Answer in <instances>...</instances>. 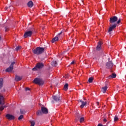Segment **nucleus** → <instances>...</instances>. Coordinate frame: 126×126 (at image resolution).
<instances>
[{"mask_svg":"<svg viewBox=\"0 0 126 126\" xmlns=\"http://www.w3.org/2000/svg\"><path fill=\"white\" fill-rule=\"evenodd\" d=\"M44 51H45V49L43 47H37L34 49H32L33 54L35 55H41V54L44 53Z\"/></svg>","mask_w":126,"mask_h":126,"instance_id":"obj_1","label":"nucleus"},{"mask_svg":"<svg viewBox=\"0 0 126 126\" xmlns=\"http://www.w3.org/2000/svg\"><path fill=\"white\" fill-rule=\"evenodd\" d=\"M44 67V64L43 63H37L36 65V66L33 67L32 69L33 70V71H35L36 70H38V69H40V68H43Z\"/></svg>","mask_w":126,"mask_h":126,"instance_id":"obj_2","label":"nucleus"},{"mask_svg":"<svg viewBox=\"0 0 126 126\" xmlns=\"http://www.w3.org/2000/svg\"><path fill=\"white\" fill-rule=\"evenodd\" d=\"M33 82L36 84H38V85H43L44 84L43 79L39 78L34 79Z\"/></svg>","mask_w":126,"mask_h":126,"instance_id":"obj_3","label":"nucleus"},{"mask_svg":"<svg viewBox=\"0 0 126 126\" xmlns=\"http://www.w3.org/2000/svg\"><path fill=\"white\" fill-rule=\"evenodd\" d=\"M34 32V29H32L31 31H29L26 32L24 34L25 38H27L28 37H31L32 36V34Z\"/></svg>","mask_w":126,"mask_h":126,"instance_id":"obj_4","label":"nucleus"},{"mask_svg":"<svg viewBox=\"0 0 126 126\" xmlns=\"http://www.w3.org/2000/svg\"><path fill=\"white\" fill-rule=\"evenodd\" d=\"M14 64H15V62H12L10 66L8 68L6 69L5 71L6 72H10V71H12L13 70V65H14Z\"/></svg>","mask_w":126,"mask_h":126,"instance_id":"obj_5","label":"nucleus"},{"mask_svg":"<svg viewBox=\"0 0 126 126\" xmlns=\"http://www.w3.org/2000/svg\"><path fill=\"white\" fill-rule=\"evenodd\" d=\"M117 21H118V17L117 16L111 17L109 20L111 24H113V23H115V22H117Z\"/></svg>","mask_w":126,"mask_h":126,"instance_id":"obj_6","label":"nucleus"},{"mask_svg":"<svg viewBox=\"0 0 126 126\" xmlns=\"http://www.w3.org/2000/svg\"><path fill=\"white\" fill-rule=\"evenodd\" d=\"M63 33V32H61L59 33L57 36L53 38L52 40V43H55V42H57V41H59V38H60V35Z\"/></svg>","mask_w":126,"mask_h":126,"instance_id":"obj_7","label":"nucleus"},{"mask_svg":"<svg viewBox=\"0 0 126 126\" xmlns=\"http://www.w3.org/2000/svg\"><path fill=\"white\" fill-rule=\"evenodd\" d=\"M53 98L54 100L56 101V102H61V101H62L61 96H60V95H54L53 96Z\"/></svg>","mask_w":126,"mask_h":126,"instance_id":"obj_8","label":"nucleus"},{"mask_svg":"<svg viewBox=\"0 0 126 126\" xmlns=\"http://www.w3.org/2000/svg\"><path fill=\"white\" fill-rule=\"evenodd\" d=\"M6 118L8 120H9V121H11L12 120H14V119H15V117H14V116L9 114L6 115Z\"/></svg>","mask_w":126,"mask_h":126,"instance_id":"obj_9","label":"nucleus"},{"mask_svg":"<svg viewBox=\"0 0 126 126\" xmlns=\"http://www.w3.org/2000/svg\"><path fill=\"white\" fill-rule=\"evenodd\" d=\"M79 101L80 103H81V105H80V108H81V109H83L84 106L87 104V102L84 101L82 100V99L79 100Z\"/></svg>","mask_w":126,"mask_h":126,"instance_id":"obj_10","label":"nucleus"},{"mask_svg":"<svg viewBox=\"0 0 126 126\" xmlns=\"http://www.w3.org/2000/svg\"><path fill=\"white\" fill-rule=\"evenodd\" d=\"M116 27H117V24H115L113 25H110L108 30V32H112V31H113V30H114Z\"/></svg>","mask_w":126,"mask_h":126,"instance_id":"obj_11","label":"nucleus"},{"mask_svg":"<svg viewBox=\"0 0 126 126\" xmlns=\"http://www.w3.org/2000/svg\"><path fill=\"white\" fill-rule=\"evenodd\" d=\"M113 65L114 64H113V63L111 61H109L106 63L107 68H112Z\"/></svg>","mask_w":126,"mask_h":126,"instance_id":"obj_12","label":"nucleus"},{"mask_svg":"<svg viewBox=\"0 0 126 126\" xmlns=\"http://www.w3.org/2000/svg\"><path fill=\"white\" fill-rule=\"evenodd\" d=\"M3 99H4L3 96L0 94V105H4Z\"/></svg>","mask_w":126,"mask_h":126,"instance_id":"obj_13","label":"nucleus"},{"mask_svg":"<svg viewBox=\"0 0 126 126\" xmlns=\"http://www.w3.org/2000/svg\"><path fill=\"white\" fill-rule=\"evenodd\" d=\"M41 111L42 114H48V109L46 107H41Z\"/></svg>","mask_w":126,"mask_h":126,"instance_id":"obj_14","label":"nucleus"},{"mask_svg":"<svg viewBox=\"0 0 126 126\" xmlns=\"http://www.w3.org/2000/svg\"><path fill=\"white\" fill-rule=\"evenodd\" d=\"M102 45V42L99 41L98 43V45L96 47L97 51H100L101 50V46Z\"/></svg>","mask_w":126,"mask_h":126,"instance_id":"obj_15","label":"nucleus"},{"mask_svg":"<svg viewBox=\"0 0 126 126\" xmlns=\"http://www.w3.org/2000/svg\"><path fill=\"white\" fill-rule=\"evenodd\" d=\"M107 89H108V87H107V86H105V87L102 88L101 91L102 92H103V93H106Z\"/></svg>","mask_w":126,"mask_h":126,"instance_id":"obj_16","label":"nucleus"},{"mask_svg":"<svg viewBox=\"0 0 126 126\" xmlns=\"http://www.w3.org/2000/svg\"><path fill=\"white\" fill-rule=\"evenodd\" d=\"M33 5V2L32 1H30L28 3V6L29 7H32Z\"/></svg>","mask_w":126,"mask_h":126,"instance_id":"obj_17","label":"nucleus"},{"mask_svg":"<svg viewBox=\"0 0 126 126\" xmlns=\"http://www.w3.org/2000/svg\"><path fill=\"white\" fill-rule=\"evenodd\" d=\"M3 86V79L2 78L0 79V88H1Z\"/></svg>","mask_w":126,"mask_h":126,"instance_id":"obj_18","label":"nucleus"},{"mask_svg":"<svg viewBox=\"0 0 126 126\" xmlns=\"http://www.w3.org/2000/svg\"><path fill=\"white\" fill-rule=\"evenodd\" d=\"M117 76V75L115 73L112 74V75H110L108 78H116V77Z\"/></svg>","mask_w":126,"mask_h":126,"instance_id":"obj_19","label":"nucleus"},{"mask_svg":"<svg viewBox=\"0 0 126 126\" xmlns=\"http://www.w3.org/2000/svg\"><path fill=\"white\" fill-rule=\"evenodd\" d=\"M37 116H42L43 115V112L41 110H38L36 112Z\"/></svg>","mask_w":126,"mask_h":126,"instance_id":"obj_20","label":"nucleus"},{"mask_svg":"<svg viewBox=\"0 0 126 126\" xmlns=\"http://www.w3.org/2000/svg\"><path fill=\"white\" fill-rule=\"evenodd\" d=\"M21 79H22L21 77L19 76H16L15 80L16 81H20V80H21Z\"/></svg>","mask_w":126,"mask_h":126,"instance_id":"obj_21","label":"nucleus"},{"mask_svg":"<svg viewBox=\"0 0 126 126\" xmlns=\"http://www.w3.org/2000/svg\"><path fill=\"white\" fill-rule=\"evenodd\" d=\"M67 89H68V84H66L64 86V90L65 91H67Z\"/></svg>","mask_w":126,"mask_h":126,"instance_id":"obj_22","label":"nucleus"},{"mask_svg":"<svg viewBox=\"0 0 126 126\" xmlns=\"http://www.w3.org/2000/svg\"><path fill=\"white\" fill-rule=\"evenodd\" d=\"M52 64L53 66H57V65H58V63H57V61H53L52 63Z\"/></svg>","mask_w":126,"mask_h":126,"instance_id":"obj_23","label":"nucleus"},{"mask_svg":"<svg viewBox=\"0 0 126 126\" xmlns=\"http://www.w3.org/2000/svg\"><path fill=\"white\" fill-rule=\"evenodd\" d=\"M88 82H89V83H92V82H93V78L90 77L88 80Z\"/></svg>","mask_w":126,"mask_h":126,"instance_id":"obj_24","label":"nucleus"},{"mask_svg":"<svg viewBox=\"0 0 126 126\" xmlns=\"http://www.w3.org/2000/svg\"><path fill=\"white\" fill-rule=\"evenodd\" d=\"M31 126H35V122L34 121H31Z\"/></svg>","mask_w":126,"mask_h":126,"instance_id":"obj_25","label":"nucleus"},{"mask_svg":"<svg viewBox=\"0 0 126 126\" xmlns=\"http://www.w3.org/2000/svg\"><path fill=\"white\" fill-rule=\"evenodd\" d=\"M84 122V117H81L80 118V123H83Z\"/></svg>","mask_w":126,"mask_h":126,"instance_id":"obj_26","label":"nucleus"},{"mask_svg":"<svg viewBox=\"0 0 126 126\" xmlns=\"http://www.w3.org/2000/svg\"><path fill=\"white\" fill-rule=\"evenodd\" d=\"M119 120V118H118L117 116H115L114 117V122H117Z\"/></svg>","mask_w":126,"mask_h":126,"instance_id":"obj_27","label":"nucleus"},{"mask_svg":"<svg viewBox=\"0 0 126 126\" xmlns=\"http://www.w3.org/2000/svg\"><path fill=\"white\" fill-rule=\"evenodd\" d=\"M21 49V46H17L15 50L16 51H18V50H20Z\"/></svg>","mask_w":126,"mask_h":126,"instance_id":"obj_28","label":"nucleus"},{"mask_svg":"<svg viewBox=\"0 0 126 126\" xmlns=\"http://www.w3.org/2000/svg\"><path fill=\"white\" fill-rule=\"evenodd\" d=\"M22 119H23V115H21L18 118V120H22Z\"/></svg>","mask_w":126,"mask_h":126,"instance_id":"obj_29","label":"nucleus"},{"mask_svg":"<svg viewBox=\"0 0 126 126\" xmlns=\"http://www.w3.org/2000/svg\"><path fill=\"white\" fill-rule=\"evenodd\" d=\"M4 109V107L3 106H0V111H3Z\"/></svg>","mask_w":126,"mask_h":126,"instance_id":"obj_30","label":"nucleus"},{"mask_svg":"<svg viewBox=\"0 0 126 126\" xmlns=\"http://www.w3.org/2000/svg\"><path fill=\"white\" fill-rule=\"evenodd\" d=\"M77 117L78 118V119H80V118H81V114H78L77 115Z\"/></svg>","mask_w":126,"mask_h":126,"instance_id":"obj_31","label":"nucleus"},{"mask_svg":"<svg viewBox=\"0 0 126 126\" xmlns=\"http://www.w3.org/2000/svg\"><path fill=\"white\" fill-rule=\"evenodd\" d=\"M5 32H7V31H8V28L7 27H5Z\"/></svg>","mask_w":126,"mask_h":126,"instance_id":"obj_32","label":"nucleus"},{"mask_svg":"<svg viewBox=\"0 0 126 126\" xmlns=\"http://www.w3.org/2000/svg\"><path fill=\"white\" fill-rule=\"evenodd\" d=\"M117 24H120L121 23V19H119L117 22Z\"/></svg>","mask_w":126,"mask_h":126,"instance_id":"obj_33","label":"nucleus"},{"mask_svg":"<svg viewBox=\"0 0 126 126\" xmlns=\"http://www.w3.org/2000/svg\"><path fill=\"white\" fill-rule=\"evenodd\" d=\"M20 113H21V114H24V112H23V111L22 110H20Z\"/></svg>","mask_w":126,"mask_h":126,"instance_id":"obj_34","label":"nucleus"},{"mask_svg":"<svg viewBox=\"0 0 126 126\" xmlns=\"http://www.w3.org/2000/svg\"><path fill=\"white\" fill-rule=\"evenodd\" d=\"M103 122H104V123H106V122H107V119L106 118H104L103 119Z\"/></svg>","mask_w":126,"mask_h":126,"instance_id":"obj_35","label":"nucleus"},{"mask_svg":"<svg viewBox=\"0 0 126 126\" xmlns=\"http://www.w3.org/2000/svg\"><path fill=\"white\" fill-rule=\"evenodd\" d=\"M28 90H30V89H29L28 88H26V91H28Z\"/></svg>","mask_w":126,"mask_h":126,"instance_id":"obj_36","label":"nucleus"},{"mask_svg":"<svg viewBox=\"0 0 126 126\" xmlns=\"http://www.w3.org/2000/svg\"><path fill=\"white\" fill-rule=\"evenodd\" d=\"M74 63H75L74 61L72 62L71 63V64H74Z\"/></svg>","mask_w":126,"mask_h":126,"instance_id":"obj_37","label":"nucleus"},{"mask_svg":"<svg viewBox=\"0 0 126 126\" xmlns=\"http://www.w3.org/2000/svg\"><path fill=\"white\" fill-rule=\"evenodd\" d=\"M97 126H103V125L102 124H98Z\"/></svg>","mask_w":126,"mask_h":126,"instance_id":"obj_38","label":"nucleus"},{"mask_svg":"<svg viewBox=\"0 0 126 126\" xmlns=\"http://www.w3.org/2000/svg\"><path fill=\"white\" fill-rule=\"evenodd\" d=\"M99 102H96V105H97V106L99 105Z\"/></svg>","mask_w":126,"mask_h":126,"instance_id":"obj_39","label":"nucleus"},{"mask_svg":"<svg viewBox=\"0 0 126 126\" xmlns=\"http://www.w3.org/2000/svg\"><path fill=\"white\" fill-rule=\"evenodd\" d=\"M4 108H6V106H4Z\"/></svg>","mask_w":126,"mask_h":126,"instance_id":"obj_40","label":"nucleus"},{"mask_svg":"<svg viewBox=\"0 0 126 126\" xmlns=\"http://www.w3.org/2000/svg\"><path fill=\"white\" fill-rule=\"evenodd\" d=\"M5 9H7V7H6V8H5Z\"/></svg>","mask_w":126,"mask_h":126,"instance_id":"obj_41","label":"nucleus"},{"mask_svg":"<svg viewBox=\"0 0 126 126\" xmlns=\"http://www.w3.org/2000/svg\"><path fill=\"white\" fill-rule=\"evenodd\" d=\"M84 100H86V99H85V98H84Z\"/></svg>","mask_w":126,"mask_h":126,"instance_id":"obj_42","label":"nucleus"}]
</instances>
